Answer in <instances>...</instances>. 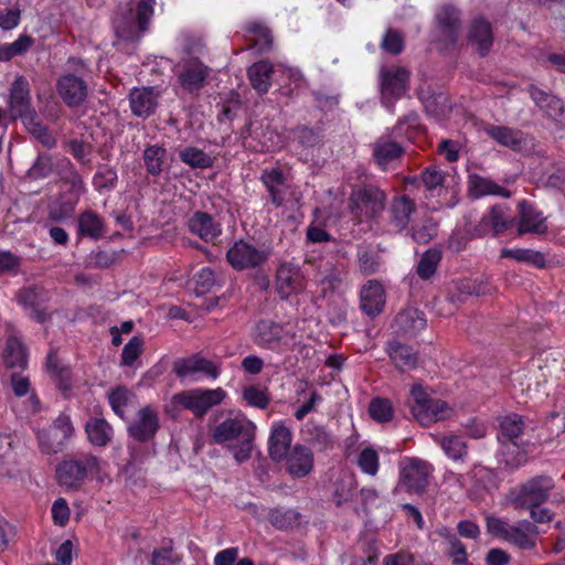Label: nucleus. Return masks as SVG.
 Returning <instances> with one entry per match:
<instances>
[{"instance_id": "f257e3e1", "label": "nucleus", "mask_w": 565, "mask_h": 565, "mask_svg": "<svg viewBox=\"0 0 565 565\" xmlns=\"http://www.w3.org/2000/svg\"><path fill=\"white\" fill-rule=\"evenodd\" d=\"M387 194L373 183L352 185L348 196V211L355 224L377 221L383 214Z\"/></svg>"}, {"instance_id": "f03ea898", "label": "nucleus", "mask_w": 565, "mask_h": 565, "mask_svg": "<svg viewBox=\"0 0 565 565\" xmlns=\"http://www.w3.org/2000/svg\"><path fill=\"white\" fill-rule=\"evenodd\" d=\"M255 429V425L247 418H227L215 427L213 439L217 444L232 441L230 449L235 460L241 463L252 456Z\"/></svg>"}, {"instance_id": "7ed1b4c3", "label": "nucleus", "mask_w": 565, "mask_h": 565, "mask_svg": "<svg viewBox=\"0 0 565 565\" xmlns=\"http://www.w3.org/2000/svg\"><path fill=\"white\" fill-rule=\"evenodd\" d=\"M156 0H140L136 10L129 6L119 7L113 20L115 34L126 42L139 41L149 29Z\"/></svg>"}, {"instance_id": "20e7f679", "label": "nucleus", "mask_w": 565, "mask_h": 565, "mask_svg": "<svg viewBox=\"0 0 565 565\" xmlns=\"http://www.w3.org/2000/svg\"><path fill=\"white\" fill-rule=\"evenodd\" d=\"M100 471L98 457L81 452L62 460L56 467V479L61 487L70 491L78 490L88 477Z\"/></svg>"}, {"instance_id": "39448f33", "label": "nucleus", "mask_w": 565, "mask_h": 565, "mask_svg": "<svg viewBox=\"0 0 565 565\" xmlns=\"http://www.w3.org/2000/svg\"><path fill=\"white\" fill-rule=\"evenodd\" d=\"M555 488L552 477L540 475L513 488L509 498L515 509L541 507L545 503Z\"/></svg>"}, {"instance_id": "423d86ee", "label": "nucleus", "mask_w": 565, "mask_h": 565, "mask_svg": "<svg viewBox=\"0 0 565 565\" xmlns=\"http://www.w3.org/2000/svg\"><path fill=\"white\" fill-rule=\"evenodd\" d=\"M436 43L440 51H452L457 47L462 33L461 12L452 4H443L436 14Z\"/></svg>"}, {"instance_id": "0eeeda50", "label": "nucleus", "mask_w": 565, "mask_h": 565, "mask_svg": "<svg viewBox=\"0 0 565 565\" xmlns=\"http://www.w3.org/2000/svg\"><path fill=\"white\" fill-rule=\"evenodd\" d=\"M413 403L411 412L414 418L423 426L434 422L444 420L450 416L451 409L441 399H435L424 391L420 385H414L411 390Z\"/></svg>"}, {"instance_id": "6e6552de", "label": "nucleus", "mask_w": 565, "mask_h": 565, "mask_svg": "<svg viewBox=\"0 0 565 565\" xmlns=\"http://www.w3.org/2000/svg\"><path fill=\"white\" fill-rule=\"evenodd\" d=\"M226 396L223 388L189 390L174 394L171 398L173 406L192 411L196 416L204 415L211 407L218 405Z\"/></svg>"}, {"instance_id": "1a4fd4ad", "label": "nucleus", "mask_w": 565, "mask_h": 565, "mask_svg": "<svg viewBox=\"0 0 565 565\" xmlns=\"http://www.w3.org/2000/svg\"><path fill=\"white\" fill-rule=\"evenodd\" d=\"M409 72L402 66H390L381 70L382 104L391 109L394 103L403 97L408 89Z\"/></svg>"}, {"instance_id": "9d476101", "label": "nucleus", "mask_w": 565, "mask_h": 565, "mask_svg": "<svg viewBox=\"0 0 565 565\" xmlns=\"http://www.w3.org/2000/svg\"><path fill=\"white\" fill-rule=\"evenodd\" d=\"M433 467L425 460L411 458L401 470L398 487L408 493L420 494L426 491Z\"/></svg>"}, {"instance_id": "9b49d317", "label": "nucleus", "mask_w": 565, "mask_h": 565, "mask_svg": "<svg viewBox=\"0 0 565 565\" xmlns=\"http://www.w3.org/2000/svg\"><path fill=\"white\" fill-rule=\"evenodd\" d=\"M211 68L198 57L182 60L177 70L180 86L188 93H196L206 84Z\"/></svg>"}, {"instance_id": "f8f14e48", "label": "nucleus", "mask_w": 565, "mask_h": 565, "mask_svg": "<svg viewBox=\"0 0 565 565\" xmlns=\"http://www.w3.org/2000/svg\"><path fill=\"white\" fill-rule=\"evenodd\" d=\"M172 371L179 379H194L199 374L216 379L220 375V365L202 354L195 353L186 358L177 359L173 362Z\"/></svg>"}, {"instance_id": "ddd939ff", "label": "nucleus", "mask_w": 565, "mask_h": 565, "mask_svg": "<svg viewBox=\"0 0 565 565\" xmlns=\"http://www.w3.org/2000/svg\"><path fill=\"white\" fill-rule=\"evenodd\" d=\"M56 92L67 107L78 108L86 103L89 88L83 77L67 73L57 78Z\"/></svg>"}, {"instance_id": "4468645a", "label": "nucleus", "mask_w": 565, "mask_h": 565, "mask_svg": "<svg viewBox=\"0 0 565 565\" xmlns=\"http://www.w3.org/2000/svg\"><path fill=\"white\" fill-rule=\"evenodd\" d=\"M268 258L264 249L244 242H235L226 253V259L236 270L254 269L262 266Z\"/></svg>"}, {"instance_id": "2eb2a0df", "label": "nucleus", "mask_w": 565, "mask_h": 565, "mask_svg": "<svg viewBox=\"0 0 565 565\" xmlns=\"http://www.w3.org/2000/svg\"><path fill=\"white\" fill-rule=\"evenodd\" d=\"M9 108L11 117L22 121L36 114L31 105L29 82L23 76H18L12 83Z\"/></svg>"}, {"instance_id": "dca6fc26", "label": "nucleus", "mask_w": 565, "mask_h": 565, "mask_svg": "<svg viewBox=\"0 0 565 565\" xmlns=\"http://www.w3.org/2000/svg\"><path fill=\"white\" fill-rule=\"evenodd\" d=\"M159 427L158 413L148 405L139 409L136 420L128 427V434L137 441L147 443L156 436Z\"/></svg>"}, {"instance_id": "f3484780", "label": "nucleus", "mask_w": 565, "mask_h": 565, "mask_svg": "<svg viewBox=\"0 0 565 565\" xmlns=\"http://www.w3.org/2000/svg\"><path fill=\"white\" fill-rule=\"evenodd\" d=\"M18 302L31 311V317L40 323L49 320L50 315L46 311L45 302L47 292L38 286L26 287L19 291Z\"/></svg>"}, {"instance_id": "a211bd4d", "label": "nucleus", "mask_w": 565, "mask_h": 565, "mask_svg": "<svg viewBox=\"0 0 565 565\" xmlns=\"http://www.w3.org/2000/svg\"><path fill=\"white\" fill-rule=\"evenodd\" d=\"M467 40L481 57L487 56L494 40L491 23L483 18L472 20L468 28Z\"/></svg>"}, {"instance_id": "6ab92c4d", "label": "nucleus", "mask_w": 565, "mask_h": 565, "mask_svg": "<svg viewBox=\"0 0 565 565\" xmlns=\"http://www.w3.org/2000/svg\"><path fill=\"white\" fill-rule=\"evenodd\" d=\"M546 217L542 212L536 210L527 201L523 200L519 203V225L518 235L533 233L543 235L547 232Z\"/></svg>"}, {"instance_id": "aec40b11", "label": "nucleus", "mask_w": 565, "mask_h": 565, "mask_svg": "<svg viewBox=\"0 0 565 565\" xmlns=\"http://www.w3.org/2000/svg\"><path fill=\"white\" fill-rule=\"evenodd\" d=\"M284 459L286 460V471L292 478H303L312 471L313 454L303 445H295Z\"/></svg>"}, {"instance_id": "412c9836", "label": "nucleus", "mask_w": 565, "mask_h": 565, "mask_svg": "<svg viewBox=\"0 0 565 565\" xmlns=\"http://www.w3.org/2000/svg\"><path fill=\"white\" fill-rule=\"evenodd\" d=\"M277 290L282 299L297 294L305 288L303 278L300 268L285 263L279 266L276 275Z\"/></svg>"}, {"instance_id": "4be33fe9", "label": "nucleus", "mask_w": 565, "mask_h": 565, "mask_svg": "<svg viewBox=\"0 0 565 565\" xmlns=\"http://www.w3.org/2000/svg\"><path fill=\"white\" fill-rule=\"evenodd\" d=\"M3 359L6 365L10 369H24L28 364L26 348L14 329H9L7 332Z\"/></svg>"}, {"instance_id": "5701e85b", "label": "nucleus", "mask_w": 565, "mask_h": 565, "mask_svg": "<svg viewBox=\"0 0 565 565\" xmlns=\"http://www.w3.org/2000/svg\"><path fill=\"white\" fill-rule=\"evenodd\" d=\"M286 334L284 327L269 319L260 320L254 329V342L265 349H275Z\"/></svg>"}, {"instance_id": "b1692460", "label": "nucleus", "mask_w": 565, "mask_h": 565, "mask_svg": "<svg viewBox=\"0 0 565 565\" xmlns=\"http://www.w3.org/2000/svg\"><path fill=\"white\" fill-rule=\"evenodd\" d=\"M418 97L422 100L427 114L436 119L445 117L450 110L448 95L443 90H436L431 87L420 88Z\"/></svg>"}, {"instance_id": "393cba45", "label": "nucleus", "mask_w": 565, "mask_h": 565, "mask_svg": "<svg viewBox=\"0 0 565 565\" xmlns=\"http://www.w3.org/2000/svg\"><path fill=\"white\" fill-rule=\"evenodd\" d=\"M361 309L367 316H376L381 313L385 305V292L383 286L375 281L370 280L365 285L360 295Z\"/></svg>"}, {"instance_id": "a878e982", "label": "nucleus", "mask_w": 565, "mask_h": 565, "mask_svg": "<svg viewBox=\"0 0 565 565\" xmlns=\"http://www.w3.org/2000/svg\"><path fill=\"white\" fill-rule=\"evenodd\" d=\"M157 98L153 87L134 88L129 95L132 113L138 117H149L158 105Z\"/></svg>"}, {"instance_id": "bb28decb", "label": "nucleus", "mask_w": 565, "mask_h": 565, "mask_svg": "<svg viewBox=\"0 0 565 565\" xmlns=\"http://www.w3.org/2000/svg\"><path fill=\"white\" fill-rule=\"evenodd\" d=\"M415 211L414 200L407 195L396 196L392 200L388 210L391 223L399 231L405 230Z\"/></svg>"}, {"instance_id": "cd10ccee", "label": "nucleus", "mask_w": 565, "mask_h": 565, "mask_svg": "<svg viewBox=\"0 0 565 565\" xmlns=\"http://www.w3.org/2000/svg\"><path fill=\"white\" fill-rule=\"evenodd\" d=\"M404 154V148L390 137H380L373 145V158L382 168L386 167Z\"/></svg>"}, {"instance_id": "c85d7f7f", "label": "nucleus", "mask_w": 565, "mask_h": 565, "mask_svg": "<svg viewBox=\"0 0 565 565\" xmlns=\"http://www.w3.org/2000/svg\"><path fill=\"white\" fill-rule=\"evenodd\" d=\"M426 322L424 312L416 308H407L401 311L394 320L397 331L411 337L424 330Z\"/></svg>"}, {"instance_id": "c756f323", "label": "nucleus", "mask_w": 565, "mask_h": 565, "mask_svg": "<svg viewBox=\"0 0 565 565\" xmlns=\"http://www.w3.org/2000/svg\"><path fill=\"white\" fill-rule=\"evenodd\" d=\"M189 230L204 242H213L221 234L220 224L205 212H195L189 220Z\"/></svg>"}, {"instance_id": "7c9ffc66", "label": "nucleus", "mask_w": 565, "mask_h": 565, "mask_svg": "<svg viewBox=\"0 0 565 565\" xmlns=\"http://www.w3.org/2000/svg\"><path fill=\"white\" fill-rule=\"evenodd\" d=\"M527 92L533 102L540 107V109L545 113L548 118L557 119L563 115L564 105L558 97L540 89L533 84L527 87Z\"/></svg>"}, {"instance_id": "2f4dec72", "label": "nucleus", "mask_w": 565, "mask_h": 565, "mask_svg": "<svg viewBox=\"0 0 565 565\" xmlns=\"http://www.w3.org/2000/svg\"><path fill=\"white\" fill-rule=\"evenodd\" d=\"M386 352L393 364L401 371L415 369L418 364L417 352L398 341H391Z\"/></svg>"}, {"instance_id": "473e14b6", "label": "nucleus", "mask_w": 565, "mask_h": 565, "mask_svg": "<svg viewBox=\"0 0 565 565\" xmlns=\"http://www.w3.org/2000/svg\"><path fill=\"white\" fill-rule=\"evenodd\" d=\"M291 445V433L282 426L276 425L271 429L269 437V456L274 461H281L288 454Z\"/></svg>"}, {"instance_id": "72a5a7b5", "label": "nucleus", "mask_w": 565, "mask_h": 565, "mask_svg": "<svg viewBox=\"0 0 565 565\" xmlns=\"http://www.w3.org/2000/svg\"><path fill=\"white\" fill-rule=\"evenodd\" d=\"M260 180L269 193V201L276 206H280L285 201V177L281 170H265Z\"/></svg>"}, {"instance_id": "f704fd0d", "label": "nucleus", "mask_w": 565, "mask_h": 565, "mask_svg": "<svg viewBox=\"0 0 565 565\" xmlns=\"http://www.w3.org/2000/svg\"><path fill=\"white\" fill-rule=\"evenodd\" d=\"M535 535L536 526L529 521H522L516 526H510L505 541L522 550H530L535 545Z\"/></svg>"}, {"instance_id": "c9c22d12", "label": "nucleus", "mask_w": 565, "mask_h": 565, "mask_svg": "<svg viewBox=\"0 0 565 565\" xmlns=\"http://www.w3.org/2000/svg\"><path fill=\"white\" fill-rule=\"evenodd\" d=\"M274 66L268 61L254 63L247 71L252 87L259 94H266L270 87Z\"/></svg>"}, {"instance_id": "e433bc0d", "label": "nucleus", "mask_w": 565, "mask_h": 565, "mask_svg": "<svg viewBox=\"0 0 565 565\" xmlns=\"http://www.w3.org/2000/svg\"><path fill=\"white\" fill-rule=\"evenodd\" d=\"M12 443L10 435L0 434V476L2 477L13 478L18 473Z\"/></svg>"}, {"instance_id": "4c0bfd02", "label": "nucleus", "mask_w": 565, "mask_h": 565, "mask_svg": "<svg viewBox=\"0 0 565 565\" xmlns=\"http://www.w3.org/2000/svg\"><path fill=\"white\" fill-rule=\"evenodd\" d=\"M486 132L497 142L513 150L521 149L523 145V134L520 130L504 126H488Z\"/></svg>"}, {"instance_id": "58836bf2", "label": "nucleus", "mask_w": 565, "mask_h": 565, "mask_svg": "<svg viewBox=\"0 0 565 565\" xmlns=\"http://www.w3.org/2000/svg\"><path fill=\"white\" fill-rule=\"evenodd\" d=\"M524 422L518 414H510L501 418L500 420V436L499 439L502 443L510 441L513 444V448H518V439L523 433Z\"/></svg>"}, {"instance_id": "ea45409f", "label": "nucleus", "mask_w": 565, "mask_h": 565, "mask_svg": "<svg viewBox=\"0 0 565 565\" xmlns=\"http://www.w3.org/2000/svg\"><path fill=\"white\" fill-rule=\"evenodd\" d=\"M88 440L98 447L106 446L113 437V428L104 418H92L85 426Z\"/></svg>"}, {"instance_id": "a19ab883", "label": "nucleus", "mask_w": 565, "mask_h": 565, "mask_svg": "<svg viewBox=\"0 0 565 565\" xmlns=\"http://www.w3.org/2000/svg\"><path fill=\"white\" fill-rule=\"evenodd\" d=\"M105 226L103 220L94 211H85L78 216V233L98 239L103 236Z\"/></svg>"}, {"instance_id": "79ce46f5", "label": "nucleus", "mask_w": 565, "mask_h": 565, "mask_svg": "<svg viewBox=\"0 0 565 565\" xmlns=\"http://www.w3.org/2000/svg\"><path fill=\"white\" fill-rule=\"evenodd\" d=\"M73 426L67 416H58L53 425L50 427L47 435L52 441L53 451H57L61 446L73 434Z\"/></svg>"}, {"instance_id": "37998d69", "label": "nucleus", "mask_w": 565, "mask_h": 565, "mask_svg": "<svg viewBox=\"0 0 565 565\" xmlns=\"http://www.w3.org/2000/svg\"><path fill=\"white\" fill-rule=\"evenodd\" d=\"M301 514L294 509H271L268 513L269 523L278 530H289L300 524Z\"/></svg>"}, {"instance_id": "c03bdc74", "label": "nucleus", "mask_w": 565, "mask_h": 565, "mask_svg": "<svg viewBox=\"0 0 565 565\" xmlns=\"http://www.w3.org/2000/svg\"><path fill=\"white\" fill-rule=\"evenodd\" d=\"M470 191L477 196H483L489 194L502 195L505 198L510 196V192L504 188L498 185L492 180L472 174L469 177Z\"/></svg>"}, {"instance_id": "a18cd8bd", "label": "nucleus", "mask_w": 565, "mask_h": 565, "mask_svg": "<svg viewBox=\"0 0 565 565\" xmlns=\"http://www.w3.org/2000/svg\"><path fill=\"white\" fill-rule=\"evenodd\" d=\"M23 124L28 131L44 147L53 148L56 145V138L49 128L43 125L36 114L23 120Z\"/></svg>"}, {"instance_id": "49530a36", "label": "nucleus", "mask_w": 565, "mask_h": 565, "mask_svg": "<svg viewBox=\"0 0 565 565\" xmlns=\"http://www.w3.org/2000/svg\"><path fill=\"white\" fill-rule=\"evenodd\" d=\"M441 257H443V253L438 248H430V249L426 250L422 255V257L417 264V268H416L417 275L422 279H425V280L431 278L436 273V269L441 260Z\"/></svg>"}, {"instance_id": "de8ad7c7", "label": "nucleus", "mask_w": 565, "mask_h": 565, "mask_svg": "<svg viewBox=\"0 0 565 565\" xmlns=\"http://www.w3.org/2000/svg\"><path fill=\"white\" fill-rule=\"evenodd\" d=\"M179 158L183 163L195 169H206L213 166L212 157L195 147H186L180 150Z\"/></svg>"}, {"instance_id": "09e8293b", "label": "nucleus", "mask_w": 565, "mask_h": 565, "mask_svg": "<svg viewBox=\"0 0 565 565\" xmlns=\"http://www.w3.org/2000/svg\"><path fill=\"white\" fill-rule=\"evenodd\" d=\"M34 43L30 35L22 34L13 43L0 44V61L8 62L14 56L24 54Z\"/></svg>"}, {"instance_id": "8fccbe9b", "label": "nucleus", "mask_w": 565, "mask_h": 565, "mask_svg": "<svg viewBox=\"0 0 565 565\" xmlns=\"http://www.w3.org/2000/svg\"><path fill=\"white\" fill-rule=\"evenodd\" d=\"M46 367L51 375L58 381L57 384L62 390H67L70 387L71 371L68 367L62 365L56 352L51 351L49 353Z\"/></svg>"}, {"instance_id": "3c124183", "label": "nucleus", "mask_w": 565, "mask_h": 565, "mask_svg": "<svg viewBox=\"0 0 565 565\" xmlns=\"http://www.w3.org/2000/svg\"><path fill=\"white\" fill-rule=\"evenodd\" d=\"M489 224L495 235L503 233L514 224V218L509 214L504 205H494L489 213Z\"/></svg>"}, {"instance_id": "603ef678", "label": "nucleus", "mask_w": 565, "mask_h": 565, "mask_svg": "<svg viewBox=\"0 0 565 565\" xmlns=\"http://www.w3.org/2000/svg\"><path fill=\"white\" fill-rule=\"evenodd\" d=\"M502 257H510L518 262H524L534 265L537 268L545 267V257L539 250L518 248V249H503Z\"/></svg>"}, {"instance_id": "864d4df0", "label": "nucleus", "mask_w": 565, "mask_h": 565, "mask_svg": "<svg viewBox=\"0 0 565 565\" xmlns=\"http://www.w3.org/2000/svg\"><path fill=\"white\" fill-rule=\"evenodd\" d=\"M439 445L446 455L452 460L463 459L468 455L466 441L456 435L444 436Z\"/></svg>"}, {"instance_id": "5fc2aeb1", "label": "nucleus", "mask_w": 565, "mask_h": 565, "mask_svg": "<svg viewBox=\"0 0 565 565\" xmlns=\"http://www.w3.org/2000/svg\"><path fill=\"white\" fill-rule=\"evenodd\" d=\"M529 443L520 445L518 448H513V444H509L503 452V461L507 468L514 470L527 462V447Z\"/></svg>"}, {"instance_id": "6e6d98bb", "label": "nucleus", "mask_w": 565, "mask_h": 565, "mask_svg": "<svg viewBox=\"0 0 565 565\" xmlns=\"http://www.w3.org/2000/svg\"><path fill=\"white\" fill-rule=\"evenodd\" d=\"M248 32L252 35L250 40L253 41V46L256 47L258 52L264 53L271 49L273 35L267 26L260 23H253L248 26Z\"/></svg>"}, {"instance_id": "4d7b16f0", "label": "nucleus", "mask_w": 565, "mask_h": 565, "mask_svg": "<svg viewBox=\"0 0 565 565\" xmlns=\"http://www.w3.org/2000/svg\"><path fill=\"white\" fill-rule=\"evenodd\" d=\"M166 157V149L160 146H150L143 151V160L147 171L152 175H158L162 171V164Z\"/></svg>"}, {"instance_id": "13d9d810", "label": "nucleus", "mask_w": 565, "mask_h": 565, "mask_svg": "<svg viewBox=\"0 0 565 565\" xmlns=\"http://www.w3.org/2000/svg\"><path fill=\"white\" fill-rule=\"evenodd\" d=\"M358 466L364 473L375 476L380 467L377 451L372 447L364 448L358 457Z\"/></svg>"}, {"instance_id": "bf43d9fd", "label": "nucleus", "mask_w": 565, "mask_h": 565, "mask_svg": "<svg viewBox=\"0 0 565 565\" xmlns=\"http://www.w3.org/2000/svg\"><path fill=\"white\" fill-rule=\"evenodd\" d=\"M370 416L377 422H388L393 417L392 404L386 398H374L369 406Z\"/></svg>"}, {"instance_id": "052dcab7", "label": "nucleus", "mask_w": 565, "mask_h": 565, "mask_svg": "<svg viewBox=\"0 0 565 565\" xmlns=\"http://www.w3.org/2000/svg\"><path fill=\"white\" fill-rule=\"evenodd\" d=\"M437 231V224L433 220L427 218L422 224L413 227L412 237L418 244H427L436 237Z\"/></svg>"}, {"instance_id": "680f3d73", "label": "nucleus", "mask_w": 565, "mask_h": 565, "mask_svg": "<svg viewBox=\"0 0 565 565\" xmlns=\"http://www.w3.org/2000/svg\"><path fill=\"white\" fill-rule=\"evenodd\" d=\"M132 393L125 387H117L109 393L108 399L113 411L119 416L124 417L125 407L128 405Z\"/></svg>"}, {"instance_id": "e2e57ef3", "label": "nucleus", "mask_w": 565, "mask_h": 565, "mask_svg": "<svg viewBox=\"0 0 565 565\" xmlns=\"http://www.w3.org/2000/svg\"><path fill=\"white\" fill-rule=\"evenodd\" d=\"M359 266L364 275H373L380 269V256L369 248H363L359 252Z\"/></svg>"}, {"instance_id": "0e129e2a", "label": "nucleus", "mask_w": 565, "mask_h": 565, "mask_svg": "<svg viewBox=\"0 0 565 565\" xmlns=\"http://www.w3.org/2000/svg\"><path fill=\"white\" fill-rule=\"evenodd\" d=\"M381 47L392 54L397 55L404 50V38L402 33L394 29H388L383 36Z\"/></svg>"}, {"instance_id": "69168bd1", "label": "nucleus", "mask_w": 565, "mask_h": 565, "mask_svg": "<svg viewBox=\"0 0 565 565\" xmlns=\"http://www.w3.org/2000/svg\"><path fill=\"white\" fill-rule=\"evenodd\" d=\"M244 399L252 406L265 408L269 403V397L265 388L258 385H250L244 388Z\"/></svg>"}, {"instance_id": "338daca9", "label": "nucleus", "mask_w": 565, "mask_h": 565, "mask_svg": "<svg viewBox=\"0 0 565 565\" xmlns=\"http://www.w3.org/2000/svg\"><path fill=\"white\" fill-rule=\"evenodd\" d=\"M469 476L475 481L476 486L481 489L490 490L495 486L493 471L483 466H475L469 472Z\"/></svg>"}, {"instance_id": "774afa93", "label": "nucleus", "mask_w": 565, "mask_h": 565, "mask_svg": "<svg viewBox=\"0 0 565 565\" xmlns=\"http://www.w3.org/2000/svg\"><path fill=\"white\" fill-rule=\"evenodd\" d=\"M448 554L452 557L454 565H471L467 562L466 546L457 539L455 534L448 536Z\"/></svg>"}]
</instances>
